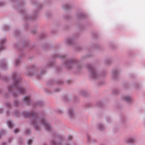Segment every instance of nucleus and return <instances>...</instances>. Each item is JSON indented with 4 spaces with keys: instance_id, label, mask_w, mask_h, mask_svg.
<instances>
[{
    "instance_id": "9",
    "label": "nucleus",
    "mask_w": 145,
    "mask_h": 145,
    "mask_svg": "<svg viewBox=\"0 0 145 145\" xmlns=\"http://www.w3.org/2000/svg\"><path fill=\"white\" fill-rule=\"evenodd\" d=\"M32 141L31 139L29 140L28 141V144L29 145H30L32 143Z\"/></svg>"
},
{
    "instance_id": "20",
    "label": "nucleus",
    "mask_w": 145,
    "mask_h": 145,
    "mask_svg": "<svg viewBox=\"0 0 145 145\" xmlns=\"http://www.w3.org/2000/svg\"><path fill=\"white\" fill-rule=\"evenodd\" d=\"M3 5V3L2 2H0V6L2 5Z\"/></svg>"
},
{
    "instance_id": "13",
    "label": "nucleus",
    "mask_w": 145,
    "mask_h": 145,
    "mask_svg": "<svg viewBox=\"0 0 145 145\" xmlns=\"http://www.w3.org/2000/svg\"><path fill=\"white\" fill-rule=\"evenodd\" d=\"M72 137L70 135H69V136L68 137V139L69 140H71L72 139Z\"/></svg>"
},
{
    "instance_id": "4",
    "label": "nucleus",
    "mask_w": 145,
    "mask_h": 145,
    "mask_svg": "<svg viewBox=\"0 0 145 145\" xmlns=\"http://www.w3.org/2000/svg\"><path fill=\"white\" fill-rule=\"evenodd\" d=\"M5 42V40L3 39L1 41V45L0 46V51L3 50L4 49L3 48V43Z\"/></svg>"
},
{
    "instance_id": "19",
    "label": "nucleus",
    "mask_w": 145,
    "mask_h": 145,
    "mask_svg": "<svg viewBox=\"0 0 145 145\" xmlns=\"http://www.w3.org/2000/svg\"><path fill=\"white\" fill-rule=\"evenodd\" d=\"M103 127V125H100L99 126V127L100 128V130H102L103 129H101V128L102 127Z\"/></svg>"
},
{
    "instance_id": "24",
    "label": "nucleus",
    "mask_w": 145,
    "mask_h": 145,
    "mask_svg": "<svg viewBox=\"0 0 145 145\" xmlns=\"http://www.w3.org/2000/svg\"><path fill=\"white\" fill-rule=\"evenodd\" d=\"M2 111V110L1 109H0V114L1 113V112Z\"/></svg>"
},
{
    "instance_id": "18",
    "label": "nucleus",
    "mask_w": 145,
    "mask_h": 145,
    "mask_svg": "<svg viewBox=\"0 0 145 145\" xmlns=\"http://www.w3.org/2000/svg\"><path fill=\"white\" fill-rule=\"evenodd\" d=\"M12 140V138H10L8 139V142H10Z\"/></svg>"
},
{
    "instance_id": "21",
    "label": "nucleus",
    "mask_w": 145,
    "mask_h": 145,
    "mask_svg": "<svg viewBox=\"0 0 145 145\" xmlns=\"http://www.w3.org/2000/svg\"><path fill=\"white\" fill-rule=\"evenodd\" d=\"M52 144L53 145H57L55 143L54 141L52 142Z\"/></svg>"
},
{
    "instance_id": "12",
    "label": "nucleus",
    "mask_w": 145,
    "mask_h": 145,
    "mask_svg": "<svg viewBox=\"0 0 145 145\" xmlns=\"http://www.w3.org/2000/svg\"><path fill=\"white\" fill-rule=\"evenodd\" d=\"M19 103V102L18 101H15L14 103V105L15 106L18 105V104Z\"/></svg>"
},
{
    "instance_id": "15",
    "label": "nucleus",
    "mask_w": 145,
    "mask_h": 145,
    "mask_svg": "<svg viewBox=\"0 0 145 145\" xmlns=\"http://www.w3.org/2000/svg\"><path fill=\"white\" fill-rule=\"evenodd\" d=\"M30 133V131L29 130H27L26 131V134H29Z\"/></svg>"
},
{
    "instance_id": "3",
    "label": "nucleus",
    "mask_w": 145,
    "mask_h": 145,
    "mask_svg": "<svg viewBox=\"0 0 145 145\" xmlns=\"http://www.w3.org/2000/svg\"><path fill=\"white\" fill-rule=\"evenodd\" d=\"M40 122L42 123L45 127V128L47 129L48 131H50L51 130V127L49 124L47 123L44 119H40Z\"/></svg>"
},
{
    "instance_id": "5",
    "label": "nucleus",
    "mask_w": 145,
    "mask_h": 145,
    "mask_svg": "<svg viewBox=\"0 0 145 145\" xmlns=\"http://www.w3.org/2000/svg\"><path fill=\"white\" fill-rule=\"evenodd\" d=\"M24 100L26 104L29 103L30 101V97H25L24 98Z\"/></svg>"
},
{
    "instance_id": "14",
    "label": "nucleus",
    "mask_w": 145,
    "mask_h": 145,
    "mask_svg": "<svg viewBox=\"0 0 145 145\" xmlns=\"http://www.w3.org/2000/svg\"><path fill=\"white\" fill-rule=\"evenodd\" d=\"M14 133H17L19 132V131L18 129H15L14 130Z\"/></svg>"
},
{
    "instance_id": "1",
    "label": "nucleus",
    "mask_w": 145,
    "mask_h": 145,
    "mask_svg": "<svg viewBox=\"0 0 145 145\" xmlns=\"http://www.w3.org/2000/svg\"><path fill=\"white\" fill-rule=\"evenodd\" d=\"M24 115L26 117L32 116L33 120L32 123L34 125V127L36 128V129L38 130V127L37 125V123H36V122H39L40 119L38 118L37 114L34 112L31 113L29 112H25L24 113Z\"/></svg>"
},
{
    "instance_id": "23",
    "label": "nucleus",
    "mask_w": 145,
    "mask_h": 145,
    "mask_svg": "<svg viewBox=\"0 0 145 145\" xmlns=\"http://www.w3.org/2000/svg\"><path fill=\"white\" fill-rule=\"evenodd\" d=\"M41 103L40 102H39L38 103H37V105H40V104Z\"/></svg>"
},
{
    "instance_id": "25",
    "label": "nucleus",
    "mask_w": 145,
    "mask_h": 145,
    "mask_svg": "<svg viewBox=\"0 0 145 145\" xmlns=\"http://www.w3.org/2000/svg\"><path fill=\"white\" fill-rule=\"evenodd\" d=\"M2 135V134L1 133H0V138H1V136Z\"/></svg>"
},
{
    "instance_id": "2",
    "label": "nucleus",
    "mask_w": 145,
    "mask_h": 145,
    "mask_svg": "<svg viewBox=\"0 0 145 145\" xmlns=\"http://www.w3.org/2000/svg\"><path fill=\"white\" fill-rule=\"evenodd\" d=\"M16 74L15 73L13 74V78L14 80V81L15 83L14 85L12 86L11 87H9L8 88V90L9 91H10L11 88H13L16 87L18 88V90L19 91L20 93L22 94H23L24 93L25 91V90L24 88L18 86L19 81L17 80L16 79Z\"/></svg>"
},
{
    "instance_id": "11",
    "label": "nucleus",
    "mask_w": 145,
    "mask_h": 145,
    "mask_svg": "<svg viewBox=\"0 0 145 145\" xmlns=\"http://www.w3.org/2000/svg\"><path fill=\"white\" fill-rule=\"evenodd\" d=\"M20 62V61L19 59L17 60L16 61V65H18Z\"/></svg>"
},
{
    "instance_id": "17",
    "label": "nucleus",
    "mask_w": 145,
    "mask_h": 145,
    "mask_svg": "<svg viewBox=\"0 0 145 145\" xmlns=\"http://www.w3.org/2000/svg\"><path fill=\"white\" fill-rule=\"evenodd\" d=\"M65 8H69V6L67 5H65Z\"/></svg>"
},
{
    "instance_id": "7",
    "label": "nucleus",
    "mask_w": 145,
    "mask_h": 145,
    "mask_svg": "<svg viewBox=\"0 0 145 145\" xmlns=\"http://www.w3.org/2000/svg\"><path fill=\"white\" fill-rule=\"evenodd\" d=\"M125 99L126 101L128 102H130L131 101V99L130 97L127 96L125 97Z\"/></svg>"
},
{
    "instance_id": "6",
    "label": "nucleus",
    "mask_w": 145,
    "mask_h": 145,
    "mask_svg": "<svg viewBox=\"0 0 145 145\" xmlns=\"http://www.w3.org/2000/svg\"><path fill=\"white\" fill-rule=\"evenodd\" d=\"M7 123L8 126L10 128H12L13 127L14 125L11 121H8Z\"/></svg>"
},
{
    "instance_id": "22",
    "label": "nucleus",
    "mask_w": 145,
    "mask_h": 145,
    "mask_svg": "<svg viewBox=\"0 0 145 145\" xmlns=\"http://www.w3.org/2000/svg\"><path fill=\"white\" fill-rule=\"evenodd\" d=\"M2 145H7V143H4L2 144Z\"/></svg>"
},
{
    "instance_id": "8",
    "label": "nucleus",
    "mask_w": 145,
    "mask_h": 145,
    "mask_svg": "<svg viewBox=\"0 0 145 145\" xmlns=\"http://www.w3.org/2000/svg\"><path fill=\"white\" fill-rule=\"evenodd\" d=\"M128 141V142H133L134 141V140L133 139L131 138L129 139Z\"/></svg>"
},
{
    "instance_id": "10",
    "label": "nucleus",
    "mask_w": 145,
    "mask_h": 145,
    "mask_svg": "<svg viewBox=\"0 0 145 145\" xmlns=\"http://www.w3.org/2000/svg\"><path fill=\"white\" fill-rule=\"evenodd\" d=\"M69 113L71 115H73V112L72 110H70L69 111Z\"/></svg>"
},
{
    "instance_id": "16",
    "label": "nucleus",
    "mask_w": 145,
    "mask_h": 145,
    "mask_svg": "<svg viewBox=\"0 0 145 145\" xmlns=\"http://www.w3.org/2000/svg\"><path fill=\"white\" fill-rule=\"evenodd\" d=\"M7 105L8 107H9L10 106V104L9 103H7Z\"/></svg>"
}]
</instances>
